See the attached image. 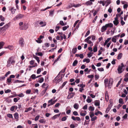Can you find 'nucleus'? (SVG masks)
<instances>
[{
	"instance_id": "nucleus-1",
	"label": "nucleus",
	"mask_w": 128,
	"mask_h": 128,
	"mask_svg": "<svg viewBox=\"0 0 128 128\" xmlns=\"http://www.w3.org/2000/svg\"><path fill=\"white\" fill-rule=\"evenodd\" d=\"M10 26V23L7 24H6L5 25L2 27L0 28V30L1 32H2L4 33L6 31V30Z\"/></svg>"
},
{
	"instance_id": "nucleus-2",
	"label": "nucleus",
	"mask_w": 128,
	"mask_h": 128,
	"mask_svg": "<svg viewBox=\"0 0 128 128\" xmlns=\"http://www.w3.org/2000/svg\"><path fill=\"white\" fill-rule=\"evenodd\" d=\"M124 65L123 63H121L120 65H119L117 69L118 73L119 74L121 73L124 70L123 68Z\"/></svg>"
},
{
	"instance_id": "nucleus-3",
	"label": "nucleus",
	"mask_w": 128,
	"mask_h": 128,
	"mask_svg": "<svg viewBox=\"0 0 128 128\" xmlns=\"http://www.w3.org/2000/svg\"><path fill=\"white\" fill-rule=\"evenodd\" d=\"M59 74L58 75V76L56 77L53 80V82H55L56 84H57L60 81L62 80V78L61 77L60 78H59V77L58 76Z\"/></svg>"
},
{
	"instance_id": "nucleus-4",
	"label": "nucleus",
	"mask_w": 128,
	"mask_h": 128,
	"mask_svg": "<svg viewBox=\"0 0 128 128\" xmlns=\"http://www.w3.org/2000/svg\"><path fill=\"white\" fill-rule=\"evenodd\" d=\"M15 60L13 56H11L10 58L9 59L8 61V63L9 64H14L15 63Z\"/></svg>"
},
{
	"instance_id": "nucleus-5",
	"label": "nucleus",
	"mask_w": 128,
	"mask_h": 128,
	"mask_svg": "<svg viewBox=\"0 0 128 128\" xmlns=\"http://www.w3.org/2000/svg\"><path fill=\"white\" fill-rule=\"evenodd\" d=\"M24 39L22 38H20L19 40V44L20 45L21 47H23L24 46Z\"/></svg>"
},
{
	"instance_id": "nucleus-6",
	"label": "nucleus",
	"mask_w": 128,
	"mask_h": 128,
	"mask_svg": "<svg viewBox=\"0 0 128 128\" xmlns=\"http://www.w3.org/2000/svg\"><path fill=\"white\" fill-rule=\"evenodd\" d=\"M113 82V79L112 78H110L109 80V82L108 85V88H111V86L112 85Z\"/></svg>"
},
{
	"instance_id": "nucleus-7",
	"label": "nucleus",
	"mask_w": 128,
	"mask_h": 128,
	"mask_svg": "<svg viewBox=\"0 0 128 128\" xmlns=\"http://www.w3.org/2000/svg\"><path fill=\"white\" fill-rule=\"evenodd\" d=\"M71 118L74 120H76L78 121H81L80 118L78 117H75L74 116H72L71 117Z\"/></svg>"
},
{
	"instance_id": "nucleus-8",
	"label": "nucleus",
	"mask_w": 128,
	"mask_h": 128,
	"mask_svg": "<svg viewBox=\"0 0 128 128\" xmlns=\"http://www.w3.org/2000/svg\"><path fill=\"white\" fill-rule=\"evenodd\" d=\"M74 95V92H71L68 96L67 98L69 99L73 97Z\"/></svg>"
},
{
	"instance_id": "nucleus-9",
	"label": "nucleus",
	"mask_w": 128,
	"mask_h": 128,
	"mask_svg": "<svg viewBox=\"0 0 128 128\" xmlns=\"http://www.w3.org/2000/svg\"><path fill=\"white\" fill-rule=\"evenodd\" d=\"M107 28L105 25V26H103L101 28V32H104L106 30Z\"/></svg>"
},
{
	"instance_id": "nucleus-10",
	"label": "nucleus",
	"mask_w": 128,
	"mask_h": 128,
	"mask_svg": "<svg viewBox=\"0 0 128 128\" xmlns=\"http://www.w3.org/2000/svg\"><path fill=\"white\" fill-rule=\"evenodd\" d=\"M14 117L15 119L16 120V121H17L18 120V114L17 112H16L14 114Z\"/></svg>"
},
{
	"instance_id": "nucleus-11",
	"label": "nucleus",
	"mask_w": 128,
	"mask_h": 128,
	"mask_svg": "<svg viewBox=\"0 0 128 128\" xmlns=\"http://www.w3.org/2000/svg\"><path fill=\"white\" fill-rule=\"evenodd\" d=\"M24 15L23 14H19L18 15H17L16 16L15 18H14V19L15 18H16V19H18L24 16Z\"/></svg>"
},
{
	"instance_id": "nucleus-12",
	"label": "nucleus",
	"mask_w": 128,
	"mask_h": 128,
	"mask_svg": "<svg viewBox=\"0 0 128 128\" xmlns=\"http://www.w3.org/2000/svg\"><path fill=\"white\" fill-rule=\"evenodd\" d=\"M112 107V106L111 104H110V105H109L108 106V107L107 108L106 111L105 112L106 113H107L108 112V111H109L110 110L111 108Z\"/></svg>"
},
{
	"instance_id": "nucleus-13",
	"label": "nucleus",
	"mask_w": 128,
	"mask_h": 128,
	"mask_svg": "<svg viewBox=\"0 0 128 128\" xmlns=\"http://www.w3.org/2000/svg\"><path fill=\"white\" fill-rule=\"evenodd\" d=\"M107 28H112L113 26V24L112 23H109L105 24Z\"/></svg>"
},
{
	"instance_id": "nucleus-14",
	"label": "nucleus",
	"mask_w": 128,
	"mask_h": 128,
	"mask_svg": "<svg viewBox=\"0 0 128 128\" xmlns=\"http://www.w3.org/2000/svg\"><path fill=\"white\" fill-rule=\"evenodd\" d=\"M94 105L96 106H99L100 105V101L99 100H96L94 102Z\"/></svg>"
},
{
	"instance_id": "nucleus-15",
	"label": "nucleus",
	"mask_w": 128,
	"mask_h": 128,
	"mask_svg": "<svg viewBox=\"0 0 128 128\" xmlns=\"http://www.w3.org/2000/svg\"><path fill=\"white\" fill-rule=\"evenodd\" d=\"M71 7H74L75 8H78L81 6L80 4H71Z\"/></svg>"
},
{
	"instance_id": "nucleus-16",
	"label": "nucleus",
	"mask_w": 128,
	"mask_h": 128,
	"mask_svg": "<svg viewBox=\"0 0 128 128\" xmlns=\"http://www.w3.org/2000/svg\"><path fill=\"white\" fill-rule=\"evenodd\" d=\"M74 108L76 109L78 108L79 107V105L77 103H75L74 105Z\"/></svg>"
},
{
	"instance_id": "nucleus-17",
	"label": "nucleus",
	"mask_w": 128,
	"mask_h": 128,
	"mask_svg": "<svg viewBox=\"0 0 128 128\" xmlns=\"http://www.w3.org/2000/svg\"><path fill=\"white\" fill-rule=\"evenodd\" d=\"M16 9H14V8H12L10 10L11 11L12 13V14H14L15 13V11L16 10Z\"/></svg>"
},
{
	"instance_id": "nucleus-18",
	"label": "nucleus",
	"mask_w": 128,
	"mask_h": 128,
	"mask_svg": "<svg viewBox=\"0 0 128 128\" xmlns=\"http://www.w3.org/2000/svg\"><path fill=\"white\" fill-rule=\"evenodd\" d=\"M39 24L40 25H42V24H43V25H42L41 26L42 27H43V26H46V22H43L41 21L40 22Z\"/></svg>"
},
{
	"instance_id": "nucleus-19",
	"label": "nucleus",
	"mask_w": 128,
	"mask_h": 128,
	"mask_svg": "<svg viewBox=\"0 0 128 128\" xmlns=\"http://www.w3.org/2000/svg\"><path fill=\"white\" fill-rule=\"evenodd\" d=\"M32 109V108L31 107H30L28 108H26V110L24 111L25 112H27L28 111L31 110Z\"/></svg>"
},
{
	"instance_id": "nucleus-20",
	"label": "nucleus",
	"mask_w": 128,
	"mask_h": 128,
	"mask_svg": "<svg viewBox=\"0 0 128 128\" xmlns=\"http://www.w3.org/2000/svg\"><path fill=\"white\" fill-rule=\"evenodd\" d=\"M92 3L90 1H87L86 2L85 4L87 6H90L92 4Z\"/></svg>"
},
{
	"instance_id": "nucleus-21",
	"label": "nucleus",
	"mask_w": 128,
	"mask_h": 128,
	"mask_svg": "<svg viewBox=\"0 0 128 128\" xmlns=\"http://www.w3.org/2000/svg\"><path fill=\"white\" fill-rule=\"evenodd\" d=\"M90 61V60L89 58H84L83 60V62H86L87 63L89 62Z\"/></svg>"
},
{
	"instance_id": "nucleus-22",
	"label": "nucleus",
	"mask_w": 128,
	"mask_h": 128,
	"mask_svg": "<svg viewBox=\"0 0 128 128\" xmlns=\"http://www.w3.org/2000/svg\"><path fill=\"white\" fill-rule=\"evenodd\" d=\"M24 81H20L19 80H14V83H16L18 82H22V83H24Z\"/></svg>"
},
{
	"instance_id": "nucleus-23",
	"label": "nucleus",
	"mask_w": 128,
	"mask_h": 128,
	"mask_svg": "<svg viewBox=\"0 0 128 128\" xmlns=\"http://www.w3.org/2000/svg\"><path fill=\"white\" fill-rule=\"evenodd\" d=\"M36 56H42L43 55L42 53L41 52H38L36 53Z\"/></svg>"
},
{
	"instance_id": "nucleus-24",
	"label": "nucleus",
	"mask_w": 128,
	"mask_h": 128,
	"mask_svg": "<svg viewBox=\"0 0 128 128\" xmlns=\"http://www.w3.org/2000/svg\"><path fill=\"white\" fill-rule=\"evenodd\" d=\"M78 61L77 60H74L72 64V66H76L78 64Z\"/></svg>"
},
{
	"instance_id": "nucleus-25",
	"label": "nucleus",
	"mask_w": 128,
	"mask_h": 128,
	"mask_svg": "<svg viewBox=\"0 0 128 128\" xmlns=\"http://www.w3.org/2000/svg\"><path fill=\"white\" fill-rule=\"evenodd\" d=\"M105 2L107 3V4L105 6H106V7L110 3V0H107Z\"/></svg>"
},
{
	"instance_id": "nucleus-26",
	"label": "nucleus",
	"mask_w": 128,
	"mask_h": 128,
	"mask_svg": "<svg viewBox=\"0 0 128 128\" xmlns=\"http://www.w3.org/2000/svg\"><path fill=\"white\" fill-rule=\"evenodd\" d=\"M84 113H82L81 112L80 113V116H84L86 114V112L84 110Z\"/></svg>"
},
{
	"instance_id": "nucleus-27",
	"label": "nucleus",
	"mask_w": 128,
	"mask_h": 128,
	"mask_svg": "<svg viewBox=\"0 0 128 128\" xmlns=\"http://www.w3.org/2000/svg\"><path fill=\"white\" fill-rule=\"evenodd\" d=\"M8 48L10 50H12L13 49V46H9L5 48Z\"/></svg>"
},
{
	"instance_id": "nucleus-28",
	"label": "nucleus",
	"mask_w": 128,
	"mask_h": 128,
	"mask_svg": "<svg viewBox=\"0 0 128 128\" xmlns=\"http://www.w3.org/2000/svg\"><path fill=\"white\" fill-rule=\"evenodd\" d=\"M47 87H46V88L44 90H43L41 93V94L42 95H44L45 93L46 92L47 89Z\"/></svg>"
},
{
	"instance_id": "nucleus-29",
	"label": "nucleus",
	"mask_w": 128,
	"mask_h": 128,
	"mask_svg": "<svg viewBox=\"0 0 128 128\" xmlns=\"http://www.w3.org/2000/svg\"><path fill=\"white\" fill-rule=\"evenodd\" d=\"M39 122L40 123L44 124L46 122V120L44 119H41L39 120Z\"/></svg>"
},
{
	"instance_id": "nucleus-30",
	"label": "nucleus",
	"mask_w": 128,
	"mask_h": 128,
	"mask_svg": "<svg viewBox=\"0 0 128 128\" xmlns=\"http://www.w3.org/2000/svg\"><path fill=\"white\" fill-rule=\"evenodd\" d=\"M94 108L92 106H90L88 108L89 110L91 111H94Z\"/></svg>"
},
{
	"instance_id": "nucleus-31",
	"label": "nucleus",
	"mask_w": 128,
	"mask_h": 128,
	"mask_svg": "<svg viewBox=\"0 0 128 128\" xmlns=\"http://www.w3.org/2000/svg\"><path fill=\"white\" fill-rule=\"evenodd\" d=\"M90 116L91 118L93 117L94 116V114L93 112H90L89 113Z\"/></svg>"
},
{
	"instance_id": "nucleus-32",
	"label": "nucleus",
	"mask_w": 128,
	"mask_h": 128,
	"mask_svg": "<svg viewBox=\"0 0 128 128\" xmlns=\"http://www.w3.org/2000/svg\"><path fill=\"white\" fill-rule=\"evenodd\" d=\"M39 82L40 83H41L44 80V79L43 77H41L39 78Z\"/></svg>"
},
{
	"instance_id": "nucleus-33",
	"label": "nucleus",
	"mask_w": 128,
	"mask_h": 128,
	"mask_svg": "<svg viewBox=\"0 0 128 128\" xmlns=\"http://www.w3.org/2000/svg\"><path fill=\"white\" fill-rule=\"evenodd\" d=\"M16 96H18L20 97H22L24 96V94L22 93H21L18 94L16 95Z\"/></svg>"
},
{
	"instance_id": "nucleus-34",
	"label": "nucleus",
	"mask_w": 128,
	"mask_h": 128,
	"mask_svg": "<svg viewBox=\"0 0 128 128\" xmlns=\"http://www.w3.org/2000/svg\"><path fill=\"white\" fill-rule=\"evenodd\" d=\"M93 50L94 52H96L97 51V48L96 46H94Z\"/></svg>"
},
{
	"instance_id": "nucleus-35",
	"label": "nucleus",
	"mask_w": 128,
	"mask_h": 128,
	"mask_svg": "<svg viewBox=\"0 0 128 128\" xmlns=\"http://www.w3.org/2000/svg\"><path fill=\"white\" fill-rule=\"evenodd\" d=\"M91 118V121H94L97 119V117L96 116H94V117H92Z\"/></svg>"
},
{
	"instance_id": "nucleus-36",
	"label": "nucleus",
	"mask_w": 128,
	"mask_h": 128,
	"mask_svg": "<svg viewBox=\"0 0 128 128\" xmlns=\"http://www.w3.org/2000/svg\"><path fill=\"white\" fill-rule=\"evenodd\" d=\"M108 79L107 78H106L104 80V83L106 85V84H108Z\"/></svg>"
},
{
	"instance_id": "nucleus-37",
	"label": "nucleus",
	"mask_w": 128,
	"mask_h": 128,
	"mask_svg": "<svg viewBox=\"0 0 128 128\" xmlns=\"http://www.w3.org/2000/svg\"><path fill=\"white\" fill-rule=\"evenodd\" d=\"M4 44V43L3 42H0V46L2 48Z\"/></svg>"
},
{
	"instance_id": "nucleus-38",
	"label": "nucleus",
	"mask_w": 128,
	"mask_h": 128,
	"mask_svg": "<svg viewBox=\"0 0 128 128\" xmlns=\"http://www.w3.org/2000/svg\"><path fill=\"white\" fill-rule=\"evenodd\" d=\"M56 102V100H55L53 101V102H52V103H50V104H48V106L49 107L51 105H53Z\"/></svg>"
},
{
	"instance_id": "nucleus-39",
	"label": "nucleus",
	"mask_w": 128,
	"mask_h": 128,
	"mask_svg": "<svg viewBox=\"0 0 128 128\" xmlns=\"http://www.w3.org/2000/svg\"><path fill=\"white\" fill-rule=\"evenodd\" d=\"M69 27V26H64L62 28V30H66L67 28H68Z\"/></svg>"
},
{
	"instance_id": "nucleus-40",
	"label": "nucleus",
	"mask_w": 128,
	"mask_h": 128,
	"mask_svg": "<svg viewBox=\"0 0 128 128\" xmlns=\"http://www.w3.org/2000/svg\"><path fill=\"white\" fill-rule=\"evenodd\" d=\"M30 77L33 80H34L36 78V75L34 74H33Z\"/></svg>"
},
{
	"instance_id": "nucleus-41",
	"label": "nucleus",
	"mask_w": 128,
	"mask_h": 128,
	"mask_svg": "<svg viewBox=\"0 0 128 128\" xmlns=\"http://www.w3.org/2000/svg\"><path fill=\"white\" fill-rule=\"evenodd\" d=\"M89 98H90L89 96L88 97L86 100L87 102L88 103H90L92 102V100L90 99Z\"/></svg>"
},
{
	"instance_id": "nucleus-42",
	"label": "nucleus",
	"mask_w": 128,
	"mask_h": 128,
	"mask_svg": "<svg viewBox=\"0 0 128 128\" xmlns=\"http://www.w3.org/2000/svg\"><path fill=\"white\" fill-rule=\"evenodd\" d=\"M113 22L114 24L116 26H117L119 24V22H118V21L114 20L113 21Z\"/></svg>"
},
{
	"instance_id": "nucleus-43",
	"label": "nucleus",
	"mask_w": 128,
	"mask_h": 128,
	"mask_svg": "<svg viewBox=\"0 0 128 128\" xmlns=\"http://www.w3.org/2000/svg\"><path fill=\"white\" fill-rule=\"evenodd\" d=\"M91 37H92L91 36L88 37L87 38H86L84 40V41L85 42H86L88 40H89L91 38Z\"/></svg>"
},
{
	"instance_id": "nucleus-44",
	"label": "nucleus",
	"mask_w": 128,
	"mask_h": 128,
	"mask_svg": "<svg viewBox=\"0 0 128 128\" xmlns=\"http://www.w3.org/2000/svg\"><path fill=\"white\" fill-rule=\"evenodd\" d=\"M77 48H76L72 49V52L74 54H75L76 52Z\"/></svg>"
},
{
	"instance_id": "nucleus-45",
	"label": "nucleus",
	"mask_w": 128,
	"mask_h": 128,
	"mask_svg": "<svg viewBox=\"0 0 128 128\" xmlns=\"http://www.w3.org/2000/svg\"><path fill=\"white\" fill-rule=\"evenodd\" d=\"M67 82V81H65V82H64V83H63V84H62V86H61L60 87V88H63L65 86V85L66 84Z\"/></svg>"
},
{
	"instance_id": "nucleus-46",
	"label": "nucleus",
	"mask_w": 128,
	"mask_h": 128,
	"mask_svg": "<svg viewBox=\"0 0 128 128\" xmlns=\"http://www.w3.org/2000/svg\"><path fill=\"white\" fill-rule=\"evenodd\" d=\"M11 92V90L10 89H8L6 90H4L5 93H10Z\"/></svg>"
},
{
	"instance_id": "nucleus-47",
	"label": "nucleus",
	"mask_w": 128,
	"mask_h": 128,
	"mask_svg": "<svg viewBox=\"0 0 128 128\" xmlns=\"http://www.w3.org/2000/svg\"><path fill=\"white\" fill-rule=\"evenodd\" d=\"M73 114L75 116H78L79 115L77 112L76 111H74L73 112Z\"/></svg>"
},
{
	"instance_id": "nucleus-48",
	"label": "nucleus",
	"mask_w": 128,
	"mask_h": 128,
	"mask_svg": "<svg viewBox=\"0 0 128 128\" xmlns=\"http://www.w3.org/2000/svg\"><path fill=\"white\" fill-rule=\"evenodd\" d=\"M7 116L9 118H13V116L12 114H7Z\"/></svg>"
},
{
	"instance_id": "nucleus-49",
	"label": "nucleus",
	"mask_w": 128,
	"mask_h": 128,
	"mask_svg": "<svg viewBox=\"0 0 128 128\" xmlns=\"http://www.w3.org/2000/svg\"><path fill=\"white\" fill-rule=\"evenodd\" d=\"M87 42L88 43L90 44H91V45L92 46L93 45V44L92 42H91V41L90 40H88L86 42Z\"/></svg>"
},
{
	"instance_id": "nucleus-50",
	"label": "nucleus",
	"mask_w": 128,
	"mask_h": 128,
	"mask_svg": "<svg viewBox=\"0 0 128 128\" xmlns=\"http://www.w3.org/2000/svg\"><path fill=\"white\" fill-rule=\"evenodd\" d=\"M60 27L59 26H56L55 27V31L57 32L58 30L60 29Z\"/></svg>"
},
{
	"instance_id": "nucleus-51",
	"label": "nucleus",
	"mask_w": 128,
	"mask_h": 128,
	"mask_svg": "<svg viewBox=\"0 0 128 128\" xmlns=\"http://www.w3.org/2000/svg\"><path fill=\"white\" fill-rule=\"evenodd\" d=\"M90 30H89L87 32L86 34L85 35V37H86L87 36L90 34Z\"/></svg>"
},
{
	"instance_id": "nucleus-52",
	"label": "nucleus",
	"mask_w": 128,
	"mask_h": 128,
	"mask_svg": "<svg viewBox=\"0 0 128 128\" xmlns=\"http://www.w3.org/2000/svg\"><path fill=\"white\" fill-rule=\"evenodd\" d=\"M40 117V116L39 115L37 116L36 117H35L34 120L35 121H36L38 120L39 119V118Z\"/></svg>"
},
{
	"instance_id": "nucleus-53",
	"label": "nucleus",
	"mask_w": 128,
	"mask_h": 128,
	"mask_svg": "<svg viewBox=\"0 0 128 128\" xmlns=\"http://www.w3.org/2000/svg\"><path fill=\"white\" fill-rule=\"evenodd\" d=\"M34 58L37 60L38 62L39 63L40 61L39 58L38 56H34Z\"/></svg>"
},
{
	"instance_id": "nucleus-54",
	"label": "nucleus",
	"mask_w": 128,
	"mask_h": 128,
	"mask_svg": "<svg viewBox=\"0 0 128 128\" xmlns=\"http://www.w3.org/2000/svg\"><path fill=\"white\" fill-rule=\"evenodd\" d=\"M94 77L93 75H89L88 76V77L89 78H92Z\"/></svg>"
},
{
	"instance_id": "nucleus-55",
	"label": "nucleus",
	"mask_w": 128,
	"mask_h": 128,
	"mask_svg": "<svg viewBox=\"0 0 128 128\" xmlns=\"http://www.w3.org/2000/svg\"><path fill=\"white\" fill-rule=\"evenodd\" d=\"M128 117V114H125L124 116L122 117V118L124 119H126Z\"/></svg>"
},
{
	"instance_id": "nucleus-56",
	"label": "nucleus",
	"mask_w": 128,
	"mask_h": 128,
	"mask_svg": "<svg viewBox=\"0 0 128 128\" xmlns=\"http://www.w3.org/2000/svg\"><path fill=\"white\" fill-rule=\"evenodd\" d=\"M36 42H37L38 43H41L42 42V40H40L38 39V40H36Z\"/></svg>"
},
{
	"instance_id": "nucleus-57",
	"label": "nucleus",
	"mask_w": 128,
	"mask_h": 128,
	"mask_svg": "<svg viewBox=\"0 0 128 128\" xmlns=\"http://www.w3.org/2000/svg\"><path fill=\"white\" fill-rule=\"evenodd\" d=\"M0 18L2 21H3L4 20V18L2 15L0 16Z\"/></svg>"
},
{
	"instance_id": "nucleus-58",
	"label": "nucleus",
	"mask_w": 128,
	"mask_h": 128,
	"mask_svg": "<svg viewBox=\"0 0 128 128\" xmlns=\"http://www.w3.org/2000/svg\"><path fill=\"white\" fill-rule=\"evenodd\" d=\"M14 106H12L10 108V110L11 111H14Z\"/></svg>"
},
{
	"instance_id": "nucleus-59",
	"label": "nucleus",
	"mask_w": 128,
	"mask_h": 128,
	"mask_svg": "<svg viewBox=\"0 0 128 128\" xmlns=\"http://www.w3.org/2000/svg\"><path fill=\"white\" fill-rule=\"evenodd\" d=\"M116 60L115 59H113V60L111 62V63L112 64H116L115 61Z\"/></svg>"
},
{
	"instance_id": "nucleus-60",
	"label": "nucleus",
	"mask_w": 128,
	"mask_h": 128,
	"mask_svg": "<svg viewBox=\"0 0 128 128\" xmlns=\"http://www.w3.org/2000/svg\"><path fill=\"white\" fill-rule=\"evenodd\" d=\"M98 70L99 71H103L104 70L103 68H98Z\"/></svg>"
},
{
	"instance_id": "nucleus-61",
	"label": "nucleus",
	"mask_w": 128,
	"mask_h": 128,
	"mask_svg": "<svg viewBox=\"0 0 128 128\" xmlns=\"http://www.w3.org/2000/svg\"><path fill=\"white\" fill-rule=\"evenodd\" d=\"M114 37H113L112 39V42L115 43L116 42V38H114Z\"/></svg>"
},
{
	"instance_id": "nucleus-62",
	"label": "nucleus",
	"mask_w": 128,
	"mask_h": 128,
	"mask_svg": "<svg viewBox=\"0 0 128 128\" xmlns=\"http://www.w3.org/2000/svg\"><path fill=\"white\" fill-rule=\"evenodd\" d=\"M41 70L40 68H39L38 69L37 71V73L38 74H40L41 72Z\"/></svg>"
},
{
	"instance_id": "nucleus-63",
	"label": "nucleus",
	"mask_w": 128,
	"mask_h": 128,
	"mask_svg": "<svg viewBox=\"0 0 128 128\" xmlns=\"http://www.w3.org/2000/svg\"><path fill=\"white\" fill-rule=\"evenodd\" d=\"M75 82L77 84H78L80 82V79H76V80Z\"/></svg>"
},
{
	"instance_id": "nucleus-64",
	"label": "nucleus",
	"mask_w": 128,
	"mask_h": 128,
	"mask_svg": "<svg viewBox=\"0 0 128 128\" xmlns=\"http://www.w3.org/2000/svg\"><path fill=\"white\" fill-rule=\"evenodd\" d=\"M5 78V76H3L0 77V81H2L4 80Z\"/></svg>"
}]
</instances>
